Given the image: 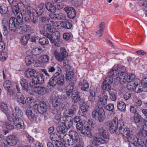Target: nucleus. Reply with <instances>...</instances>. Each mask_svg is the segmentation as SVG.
Listing matches in <instances>:
<instances>
[{"label":"nucleus","instance_id":"a211bd4d","mask_svg":"<svg viewBox=\"0 0 147 147\" xmlns=\"http://www.w3.org/2000/svg\"><path fill=\"white\" fill-rule=\"evenodd\" d=\"M64 10L67 14L68 18L71 19H73L75 17L76 11L73 7H65Z\"/></svg>","mask_w":147,"mask_h":147},{"label":"nucleus","instance_id":"37998d69","mask_svg":"<svg viewBox=\"0 0 147 147\" xmlns=\"http://www.w3.org/2000/svg\"><path fill=\"white\" fill-rule=\"evenodd\" d=\"M57 76V82L58 85H62L65 83V78L63 75H61L60 76Z\"/></svg>","mask_w":147,"mask_h":147},{"label":"nucleus","instance_id":"c9c22d12","mask_svg":"<svg viewBox=\"0 0 147 147\" xmlns=\"http://www.w3.org/2000/svg\"><path fill=\"white\" fill-rule=\"evenodd\" d=\"M109 92L111 99L112 100L115 101L117 98L116 91L113 89H112L109 90Z\"/></svg>","mask_w":147,"mask_h":147},{"label":"nucleus","instance_id":"a19ab883","mask_svg":"<svg viewBox=\"0 0 147 147\" xmlns=\"http://www.w3.org/2000/svg\"><path fill=\"white\" fill-rule=\"evenodd\" d=\"M30 34H26L22 36L20 38V41L24 45L26 44L30 37Z\"/></svg>","mask_w":147,"mask_h":147},{"label":"nucleus","instance_id":"8fccbe9b","mask_svg":"<svg viewBox=\"0 0 147 147\" xmlns=\"http://www.w3.org/2000/svg\"><path fill=\"white\" fill-rule=\"evenodd\" d=\"M8 10L7 6L5 4H0V13L1 14L6 13Z\"/></svg>","mask_w":147,"mask_h":147},{"label":"nucleus","instance_id":"2eb2a0df","mask_svg":"<svg viewBox=\"0 0 147 147\" xmlns=\"http://www.w3.org/2000/svg\"><path fill=\"white\" fill-rule=\"evenodd\" d=\"M44 34L45 36L49 38L51 43H54L56 47H59L61 46L59 42L60 38L56 37H54L51 34H47L46 33Z\"/></svg>","mask_w":147,"mask_h":147},{"label":"nucleus","instance_id":"6e6d98bb","mask_svg":"<svg viewBox=\"0 0 147 147\" xmlns=\"http://www.w3.org/2000/svg\"><path fill=\"white\" fill-rule=\"evenodd\" d=\"M1 110L4 112L6 115V113L8 112L9 114L11 116L10 113H11V112L9 113L8 111V107L7 105L5 103H2L1 105Z\"/></svg>","mask_w":147,"mask_h":147},{"label":"nucleus","instance_id":"20e7f679","mask_svg":"<svg viewBox=\"0 0 147 147\" xmlns=\"http://www.w3.org/2000/svg\"><path fill=\"white\" fill-rule=\"evenodd\" d=\"M118 128H117L115 132L116 134L119 135L121 134L124 137L127 134H129L130 131L129 129L124 125L123 122L119 121Z\"/></svg>","mask_w":147,"mask_h":147},{"label":"nucleus","instance_id":"4be33fe9","mask_svg":"<svg viewBox=\"0 0 147 147\" xmlns=\"http://www.w3.org/2000/svg\"><path fill=\"white\" fill-rule=\"evenodd\" d=\"M134 120L135 123L140 124L141 125H144V122L145 121V119H143L141 116L138 113H135L134 116Z\"/></svg>","mask_w":147,"mask_h":147},{"label":"nucleus","instance_id":"f3484780","mask_svg":"<svg viewBox=\"0 0 147 147\" xmlns=\"http://www.w3.org/2000/svg\"><path fill=\"white\" fill-rule=\"evenodd\" d=\"M94 139L92 141V147H97L100 144H104L106 143L107 141L104 139L100 138H97L94 136H92Z\"/></svg>","mask_w":147,"mask_h":147},{"label":"nucleus","instance_id":"bf43d9fd","mask_svg":"<svg viewBox=\"0 0 147 147\" xmlns=\"http://www.w3.org/2000/svg\"><path fill=\"white\" fill-rule=\"evenodd\" d=\"M106 109L108 111H111L112 113L115 111L114 110V105L113 104L109 103L105 107Z\"/></svg>","mask_w":147,"mask_h":147},{"label":"nucleus","instance_id":"a18cd8bd","mask_svg":"<svg viewBox=\"0 0 147 147\" xmlns=\"http://www.w3.org/2000/svg\"><path fill=\"white\" fill-rule=\"evenodd\" d=\"M117 107L119 110L125 111L126 108V105L124 102L121 101H119L117 103Z\"/></svg>","mask_w":147,"mask_h":147},{"label":"nucleus","instance_id":"680f3d73","mask_svg":"<svg viewBox=\"0 0 147 147\" xmlns=\"http://www.w3.org/2000/svg\"><path fill=\"white\" fill-rule=\"evenodd\" d=\"M113 81V78L108 76V77H106L105 80L103 82V84H107L110 85L112 83Z\"/></svg>","mask_w":147,"mask_h":147},{"label":"nucleus","instance_id":"13d9d810","mask_svg":"<svg viewBox=\"0 0 147 147\" xmlns=\"http://www.w3.org/2000/svg\"><path fill=\"white\" fill-rule=\"evenodd\" d=\"M74 73L71 71H67L66 73V80L67 81L70 80L74 76Z\"/></svg>","mask_w":147,"mask_h":147},{"label":"nucleus","instance_id":"4468645a","mask_svg":"<svg viewBox=\"0 0 147 147\" xmlns=\"http://www.w3.org/2000/svg\"><path fill=\"white\" fill-rule=\"evenodd\" d=\"M61 69L58 68V71L56 72L49 79V81L48 83V84L49 86L54 87L57 84V76L59 75L61 73Z\"/></svg>","mask_w":147,"mask_h":147},{"label":"nucleus","instance_id":"3c124183","mask_svg":"<svg viewBox=\"0 0 147 147\" xmlns=\"http://www.w3.org/2000/svg\"><path fill=\"white\" fill-rule=\"evenodd\" d=\"M118 72H119V75L124 74L126 73L127 71L125 67L124 66H121L119 67L117 69Z\"/></svg>","mask_w":147,"mask_h":147},{"label":"nucleus","instance_id":"f8f14e48","mask_svg":"<svg viewBox=\"0 0 147 147\" xmlns=\"http://www.w3.org/2000/svg\"><path fill=\"white\" fill-rule=\"evenodd\" d=\"M16 21V19L13 17H11L9 19L8 23L11 32H15L18 31L19 24L17 23Z\"/></svg>","mask_w":147,"mask_h":147},{"label":"nucleus","instance_id":"5701e85b","mask_svg":"<svg viewBox=\"0 0 147 147\" xmlns=\"http://www.w3.org/2000/svg\"><path fill=\"white\" fill-rule=\"evenodd\" d=\"M63 125L62 122L61 121H59L58 122V126L57 128V130L59 134H64L68 130L66 127H64Z\"/></svg>","mask_w":147,"mask_h":147},{"label":"nucleus","instance_id":"7ed1b4c3","mask_svg":"<svg viewBox=\"0 0 147 147\" xmlns=\"http://www.w3.org/2000/svg\"><path fill=\"white\" fill-rule=\"evenodd\" d=\"M44 82V77L43 74L41 73L37 72L35 77L32 78V82L30 84L31 88L35 87V85L41 84Z\"/></svg>","mask_w":147,"mask_h":147},{"label":"nucleus","instance_id":"ddd939ff","mask_svg":"<svg viewBox=\"0 0 147 147\" xmlns=\"http://www.w3.org/2000/svg\"><path fill=\"white\" fill-rule=\"evenodd\" d=\"M16 97L18 102L22 107L26 109L27 108V104L26 98L20 92H18L16 94Z\"/></svg>","mask_w":147,"mask_h":147},{"label":"nucleus","instance_id":"58836bf2","mask_svg":"<svg viewBox=\"0 0 147 147\" xmlns=\"http://www.w3.org/2000/svg\"><path fill=\"white\" fill-rule=\"evenodd\" d=\"M108 76L111 78L115 77L116 78H118L119 76V72L117 69H113L109 73Z\"/></svg>","mask_w":147,"mask_h":147},{"label":"nucleus","instance_id":"393cba45","mask_svg":"<svg viewBox=\"0 0 147 147\" xmlns=\"http://www.w3.org/2000/svg\"><path fill=\"white\" fill-rule=\"evenodd\" d=\"M68 135L71 138L76 142H78L81 140L78 133L75 131L71 130L69 131Z\"/></svg>","mask_w":147,"mask_h":147},{"label":"nucleus","instance_id":"603ef678","mask_svg":"<svg viewBox=\"0 0 147 147\" xmlns=\"http://www.w3.org/2000/svg\"><path fill=\"white\" fill-rule=\"evenodd\" d=\"M42 49L35 48H33L32 51V54L34 55H37L40 54L42 53Z\"/></svg>","mask_w":147,"mask_h":147},{"label":"nucleus","instance_id":"9d476101","mask_svg":"<svg viewBox=\"0 0 147 147\" xmlns=\"http://www.w3.org/2000/svg\"><path fill=\"white\" fill-rule=\"evenodd\" d=\"M147 82V78L143 79L142 81L141 84H139L135 86V91L137 93H140L142 92H147V86H145Z\"/></svg>","mask_w":147,"mask_h":147},{"label":"nucleus","instance_id":"0e129e2a","mask_svg":"<svg viewBox=\"0 0 147 147\" xmlns=\"http://www.w3.org/2000/svg\"><path fill=\"white\" fill-rule=\"evenodd\" d=\"M132 81L129 82L127 85V88L130 91H133L135 89V86L133 84Z\"/></svg>","mask_w":147,"mask_h":147},{"label":"nucleus","instance_id":"cd10ccee","mask_svg":"<svg viewBox=\"0 0 147 147\" xmlns=\"http://www.w3.org/2000/svg\"><path fill=\"white\" fill-rule=\"evenodd\" d=\"M79 85L82 86L81 89L84 91H87L89 87L88 84L86 80L83 78H81L79 83Z\"/></svg>","mask_w":147,"mask_h":147},{"label":"nucleus","instance_id":"e2e57ef3","mask_svg":"<svg viewBox=\"0 0 147 147\" xmlns=\"http://www.w3.org/2000/svg\"><path fill=\"white\" fill-rule=\"evenodd\" d=\"M8 57L7 53L4 52H1L0 54V60L1 61H5Z\"/></svg>","mask_w":147,"mask_h":147},{"label":"nucleus","instance_id":"423d86ee","mask_svg":"<svg viewBox=\"0 0 147 147\" xmlns=\"http://www.w3.org/2000/svg\"><path fill=\"white\" fill-rule=\"evenodd\" d=\"M135 78V76L134 74H128L127 72L120 75L119 81L121 83H125L133 80Z\"/></svg>","mask_w":147,"mask_h":147},{"label":"nucleus","instance_id":"6ab92c4d","mask_svg":"<svg viewBox=\"0 0 147 147\" xmlns=\"http://www.w3.org/2000/svg\"><path fill=\"white\" fill-rule=\"evenodd\" d=\"M97 131L100 136L106 139H109V135L106 129L102 125L100 126L97 129Z\"/></svg>","mask_w":147,"mask_h":147},{"label":"nucleus","instance_id":"e433bc0d","mask_svg":"<svg viewBox=\"0 0 147 147\" xmlns=\"http://www.w3.org/2000/svg\"><path fill=\"white\" fill-rule=\"evenodd\" d=\"M20 84L22 87L23 90L26 91L28 92V83L27 80L24 79H22L20 82Z\"/></svg>","mask_w":147,"mask_h":147},{"label":"nucleus","instance_id":"9b49d317","mask_svg":"<svg viewBox=\"0 0 147 147\" xmlns=\"http://www.w3.org/2000/svg\"><path fill=\"white\" fill-rule=\"evenodd\" d=\"M78 108V107L75 103L73 104L72 106L70 109L65 111V117H68V118L70 117L72 118L73 116L75 115Z\"/></svg>","mask_w":147,"mask_h":147},{"label":"nucleus","instance_id":"b1692460","mask_svg":"<svg viewBox=\"0 0 147 147\" xmlns=\"http://www.w3.org/2000/svg\"><path fill=\"white\" fill-rule=\"evenodd\" d=\"M37 72L36 70L32 68H28L26 70L25 75L26 77L29 78H34Z\"/></svg>","mask_w":147,"mask_h":147},{"label":"nucleus","instance_id":"bb28decb","mask_svg":"<svg viewBox=\"0 0 147 147\" xmlns=\"http://www.w3.org/2000/svg\"><path fill=\"white\" fill-rule=\"evenodd\" d=\"M22 5H23L24 7H26L25 5L26 6V3H25L24 4L23 3H18L16 4V5L13 6H12V11L16 15H18V13H19V11L20 10V7Z\"/></svg>","mask_w":147,"mask_h":147},{"label":"nucleus","instance_id":"774afa93","mask_svg":"<svg viewBox=\"0 0 147 147\" xmlns=\"http://www.w3.org/2000/svg\"><path fill=\"white\" fill-rule=\"evenodd\" d=\"M101 88L103 90H105L106 91L109 90H110L111 89V86L109 84H102L101 86Z\"/></svg>","mask_w":147,"mask_h":147},{"label":"nucleus","instance_id":"09e8293b","mask_svg":"<svg viewBox=\"0 0 147 147\" xmlns=\"http://www.w3.org/2000/svg\"><path fill=\"white\" fill-rule=\"evenodd\" d=\"M27 13L30 16L32 15V16L35 15V10L32 7L30 6H28L27 8Z\"/></svg>","mask_w":147,"mask_h":147},{"label":"nucleus","instance_id":"72a5a7b5","mask_svg":"<svg viewBox=\"0 0 147 147\" xmlns=\"http://www.w3.org/2000/svg\"><path fill=\"white\" fill-rule=\"evenodd\" d=\"M60 25L63 28L65 29H69L71 28L72 26L71 23L66 20L61 22Z\"/></svg>","mask_w":147,"mask_h":147},{"label":"nucleus","instance_id":"de8ad7c7","mask_svg":"<svg viewBox=\"0 0 147 147\" xmlns=\"http://www.w3.org/2000/svg\"><path fill=\"white\" fill-rule=\"evenodd\" d=\"M47 92V89L44 87H38L37 88V93L39 94H44Z\"/></svg>","mask_w":147,"mask_h":147},{"label":"nucleus","instance_id":"338daca9","mask_svg":"<svg viewBox=\"0 0 147 147\" xmlns=\"http://www.w3.org/2000/svg\"><path fill=\"white\" fill-rule=\"evenodd\" d=\"M74 87V84L73 82L69 83L67 86V90L73 92Z\"/></svg>","mask_w":147,"mask_h":147},{"label":"nucleus","instance_id":"aec40b11","mask_svg":"<svg viewBox=\"0 0 147 147\" xmlns=\"http://www.w3.org/2000/svg\"><path fill=\"white\" fill-rule=\"evenodd\" d=\"M37 107L38 111L40 113L43 114L46 111L47 106L46 103L44 101L40 102Z\"/></svg>","mask_w":147,"mask_h":147},{"label":"nucleus","instance_id":"69168bd1","mask_svg":"<svg viewBox=\"0 0 147 147\" xmlns=\"http://www.w3.org/2000/svg\"><path fill=\"white\" fill-rule=\"evenodd\" d=\"M27 102L28 105L30 107L34 105V100L32 97H28L27 98Z\"/></svg>","mask_w":147,"mask_h":147},{"label":"nucleus","instance_id":"c03bdc74","mask_svg":"<svg viewBox=\"0 0 147 147\" xmlns=\"http://www.w3.org/2000/svg\"><path fill=\"white\" fill-rule=\"evenodd\" d=\"M25 61L26 65H30L34 63V60L32 57L28 56L26 57Z\"/></svg>","mask_w":147,"mask_h":147},{"label":"nucleus","instance_id":"a878e982","mask_svg":"<svg viewBox=\"0 0 147 147\" xmlns=\"http://www.w3.org/2000/svg\"><path fill=\"white\" fill-rule=\"evenodd\" d=\"M65 119L63 122H62L64 127H66L67 129H69L72 126L73 123V119L71 117L68 118L65 117Z\"/></svg>","mask_w":147,"mask_h":147},{"label":"nucleus","instance_id":"412c9836","mask_svg":"<svg viewBox=\"0 0 147 147\" xmlns=\"http://www.w3.org/2000/svg\"><path fill=\"white\" fill-rule=\"evenodd\" d=\"M6 141L7 144L11 146L15 145L17 143L16 137L13 135H9L7 137Z\"/></svg>","mask_w":147,"mask_h":147},{"label":"nucleus","instance_id":"c756f323","mask_svg":"<svg viewBox=\"0 0 147 147\" xmlns=\"http://www.w3.org/2000/svg\"><path fill=\"white\" fill-rule=\"evenodd\" d=\"M3 33L4 35L7 36L10 30L9 24L7 21L3 23Z\"/></svg>","mask_w":147,"mask_h":147},{"label":"nucleus","instance_id":"7c9ffc66","mask_svg":"<svg viewBox=\"0 0 147 147\" xmlns=\"http://www.w3.org/2000/svg\"><path fill=\"white\" fill-rule=\"evenodd\" d=\"M89 107V106L87 105L80 106V109L79 111L80 114L83 116H85L88 111V107Z\"/></svg>","mask_w":147,"mask_h":147},{"label":"nucleus","instance_id":"c85d7f7f","mask_svg":"<svg viewBox=\"0 0 147 147\" xmlns=\"http://www.w3.org/2000/svg\"><path fill=\"white\" fill-rule=\"evenodd\" d=\"M80 97L78 92L77 90L74 91L71 94V98L72 102L76 105L77 102L80 99Z\"/></svg>","mask_w":147,"mask_h":147},{"label":"nucleus","instance_id":"1a4fd4ad","mask_svg":"<svg viewBox=\"0 0 147 147\" xmlns=\"http://www.w3.org/2000/svg\"><path fill=\"white\" fill-rule=\"evenodd\" d=\"M120 120H118L116 117H114L113 119L111 120L109 123V127L110 131L112 133L115 132L119 126V122Z\"/></svg>","mask_w":147,"mask_h":147},{"label":"nucleus","instance_id":"f03ea898","mask_svg":"<svg viewBox=\"0 0 147 147\" xmlns=\"http://www.w3.org/2000/svg\"><path fill=\"white\" fill-rule=\"evenodd\" d=\"M6 113L8 120L12 121L18 129H21L23 127L24 125L23 121L20 119V117L22 116L23 113L19 107L17 106L15 107L14 109L10 113L11 116L8 112Z\"/></svg>","mask_w":147,"mask_h":147},{"label":"nucleus","instance_id":"49530a36","mask_svg":"<svg viewBox=\"0 0 147 147\" xmlns=\"http://www.w3.org/2000/svg\"><path fill=\"white\" fill-rule=\"evenodd\" d=\"M61 136L58 135L57 133H54L50 135V138L52 141L56 142L59 140V139L61 138Z\"/></svg>","mask_w":147,"mask_h":147},{"label":"nucleus","instance_id":"864d4df0","mask_svg":"<svg viewBox=\"0 0 147 147\" xmlns=\"http://www.w3.org/2000/svg\"><path fill=\"white\" fill-rule=\"evenodd\" d=\"M39 43L42 45H45L49 43V41L47 38L42 37L39 39Z\"/></svg>","mask_w":147,"mask_h":147},{"label":"nucleus","instance_id":"4d7b16f0","mask_svg":"<svg viewBox=\"0 0 147 147\" xmlns=\"http://www.w3.org/2000/svg\"><path fill=\"white\" fill-rule=\"evenodd\" d=\"M11 86V82L9 80H6L4 82L3 87L5 90L10 88Z\"/></svg>","mask_w":147,"mask_h":147},{"label":"nucleus","instance_id":"79ce46f5","mask_svg":"<svg viewBox=\"0 0 147 147\" xmlns=\"http://www.w3.org/2000/svg\"><path fill=\"white\" fill-rule=\"evenodd\" d=\"M66 136V135H65L63 137V138L64 140L63 141H64V142L65 143L64 144H66L67 145H73L74 143L76 142L74 141L70 137L69 138L67 139H66L65 138V137Z\"/></svg>","mask_w":147,"mask_h":147},{"label":"nucleus","instance_id":"f704fd0d","mask_svg":"<svg viewBox=\"0 0 147 147\" xmlns=\"http://www.w3.org/2000/svg\"><path fill=\"white\" fill-rule=\"evenodd\" d=\"M26 115L30 119H34L37 118V116L36 114L34 113L32 111L30 110H27L26 111Z\"/></svg>","mask_w":147,"mask_h":147},{"label":"nucleus","instance_id":"ea45409f","mask_svg":"<svg viewBox=\"0 0 147 147\" xmlns=\"http://www.w3.org/2000/svg\"><path fill=\"white\" fill-rule=\"evenodd\" d=\"M49 59V57L47 55H42L39 58L40 62L42 63H47Z\"/></svg>","mask_w":147,"mask_h":147},{"label":"nucleus","instance_id":"2f4dec72","mask_svg":"<svg viewBox=\"0 0 147 147\" xmlns=\"http://www.w3.org/2000/svg\"><path fill=\"white\" fill-rule=\"evenodd\" d=\"M53 28L49 24H46L45 25L43 28V31L44 32L43 33V35L45 36V33L47 34H50L48 32H52L53 31Z\"/></svg>","mask_w":147,"mask_h":147},{"label":"nucleus","instance_id":"052dcab7","mask_svg":"<svg viewBox=\"0 0 147 147\" xmlns=\"http://www.w3.org/2000/svg\"><path fill=\"white\" fill-rule=\"evenodd\" d=\"M138 134L140 138L146 137L147 136V129L143 128L142 131L138 133Z\"/></svg>","mask_w":147,"mask_h":147},{"label":"nucleus","instance_id":"0eeeda50","mask_svg":"<svg viewBox=\"0 0 147 147\" xmlns=\"http://www.w3.org/2000/svg\"><path fill=\"white\" fill-rule=\"evenodd\" d=\"M52 105L54 107L52 113L54 114L59 113L61 110V100L59 98H55L52 101Z\"/></svg>","mask_w":147,"mask_h":147},{"label":"nucleus","instance_id":"6e6552de","mask_svg":"<svg viewBox=\"0 0 147 147\" xmlns=\"http://www.w3.org/2000/svg\"><path fill=\"white\" fill-rule=\"evenodd\" d=\"M54 55L57 60L61 61L68 56V53L65 48L61 47L60 48V53H58L56 51H55Z\"/></svg>","mask_w":147,"mask_h":147},{"label":"nucleus","instance_id":"dca6fc26","mask_svg":"<svg viewBox=\"0 0 147 147\" xmlns=\"http://www.w3.org/2000/svg\"><path fill=\"white\" fill-rule=\"evenodd\" d=\"M124 138H126L127 141L129 142V146L131 147V144L137 143V141L138 140V139L135 135L131 134L129 131V134H127L124 137Z\"/></svg>","mask_w":147,"mask_h":147},{"label":"nucleus","instance_id":"5fc2aeb1","mask_svg":"<svg viewBox=\"0 0 147 147\" xmlns=\"http://www.w3.org/2000/svg\"><path fill=\"white\" fill-rule=\"evenodd\" d=\"M139 141L138 140L137 141V143H135V144H131V147H144V142L140 140Z\"/></svg>","mask_w":147,"mask_h":147},{"label":"nucleus","instance_id":"39448f33","mask_svg":"<svg viewBox=\"0 0 147 147\" xmlns=\"http://www.w3.org/2000/svg\"><path fill=\"white\" fill-rule=\"evenodd\" d=\"M83 124L82 122L78 123L76 125V128L78 130L81 131V133L90 138H92V135L90 130L88 129H83Z\"/></svg>","mask_w":147,"mask_h":147},{"label":"nucleus","instance_id":"f257e3e1","mask_svg":"<svg viewBox=\"0 0 147 147\" xmlns=\"http://www.w3.org/2000/svg\"><path fill=\"white\" fill-rule=\"evenodd\" d=\"M98 97L99 99L98 105L95 107L92 112V116L99 122L102 123L105 119V112L103 106L107 103L108 97L107 95H104L102 98L99 96Z\"/></svg>","mask_w":147,"mask_h":147},{"label":"nucleus","instance_id":"4c0bfd02","mask_svg":"<svg viewBox=\"0 0 147 147\" xmlns=\"http://www.w3.org/2000/svg\"><path fill=\"white\" fill-rule=\"evenodd\" d=\"M45 7L49 11L51 12L54 13L56 9L55 6L50 3H46Z\"/></svg>","mask_w":147,"mask_h":147},{"label":"nucleus","instance_id":"473e14b6","mask_svg":"<svg viewBox=\"0 0 147 147\" xmlns=\"http://www.w3.org/2000/svg\"><path fill=\"white\" fill-rule=\"evenodd\" d=\"M45 5L44 4L41 3L40 4L39 6H38L35 10V13L38 15L39 16L41 15L43 13L45 10L44 7Z\"/></svg>","mask_w":147,"mask_h":147}]
</instances>
